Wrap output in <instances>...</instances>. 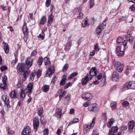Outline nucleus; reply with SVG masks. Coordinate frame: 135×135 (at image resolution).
Instances as JSON below:
<instances>
[{"label":"nucleus","instance_id":"obj_1","mask_svg":"<svg viewBox=\"0 0 135 135\" xmlns=\"http://www.w3.org/2000/svg\"><path fill=\"white\" fill-rule=\"evenodd\" d=\"M27 70L26 66L24 63L21 62L18 64L17 67V72L20 74H21L22 72H23V73L21 75L22 77V82H23L26 79L29 75L30 72L28 73L27 75L26 76H24L23 75L24 73Z\"/></svg>","mask_w":135,"mask_h":135},{"label":"nucleus","instance_id":"obj_2","mask_svg":"<svg viewBox=\"0 0 135 135\" xmlns=\"http://www.w3.org/2000/svg\"><path fill=\"white\" fill-rule=\"evenodd\" d=\"M33 62V60L31 58V57H28L26 58L25 64L26 66L27 70L23 74L24 76H26L28 74V73L30 72V70L29 68L32 65Z\"/></svg>","mask_w":135,"mask_h":135},{"label":"nucleus","instance_id":"obj_3","mask_svg":"<svg viewBox=\"0 0 135 135\" xmlns=\"http://www.w3.org/2000/svg\"><path fill=\"white\" fill-rule=\"evenodd\" d=\"M113 63L115 69L119 72H121L123 70L124 65L120 62L114 60Z\"/></svg>","mask_w":135,"mask_h":135},{"label":"nucleus","instance_id":"obj_4","mask_svg":"<svg viewBox=\"0 0 135 135\" xmlns=\"http://www.w3.org/2000/svg\"><path fill=\"white\" fill-rule=\"evenodd\" d=\"M96 118L94 117L91 123L90 124L89 126L88 124H85L84 126V132L85 133H87L90 130V129L92 127H93L95 124Z\"/></svg>","mask_w":135,"mask_h":135},{"label":"nucleus","instance_id":"obj_5","mask_svg":"<svg viewBox=\"0 0 135 135\" xmlns=\"http://www.w3.org/2000/svg\"><path fill=\"white\" fill-rule=\"evenodd\" d=\"M40 122L38 117L35 116L33 118V129L35 132L37 131L39 127Z\"/></svg>","mask_w":135,"mask_h":135},{"label":"nucleus","instance_id":"obj_6","mask_svg":"<svg viewBox=\"0 0 135 135\" xmlns=\"http://www.w3.org/2000/svg\"><path fill=\"white\" fill-rule=\"evenodd\" d=\"M124 88L126 90L135 89V81H130L126 83L124 85Z\"/></svg>","mask_w":135,"mask_h":135},{"label":"nucleus","instance_id":"obj_7","mask_svg":"<svg viewBox=\"0 0 135 135\" xmlns=\"http://www.w3.org/2000/svg\"><path fill=\"white\" fill-rule=\"evenodd\" d=\"M106 23L105 21L102 23H100L97 28L96 32L98 35H99L105 27Z\"/></svg>","mask_w":135,"mask_h":135},{"label":"nucleus","instance_id":"obj_8","mask_svg":"<svg viewBox=\"0 0 135 135\" xmlns=\"http://www.w3.org/2000/svg\"><path fill=\"white\" fill-rule=\"evenodd\" d=\"M55 72V68L53 66H50L46 71L45 75V77H51V75Z\"/></svg>","mask_w":135,"mask_h":135},{"label":"nucleus","instance_id":"obj_9","mask_svg":"<svg viewBox=\"0 0 135 135\" xmlns=\"http://www.w3.org/2000/svg\"><path fill=\"white\" fill-rule=\"evenodd\" d=\"M93 97L92 95L89 93H84L81 95V98L84 100H87L90 101Z\"/></svg>","mask_w":135,"mask_h":135},{"label":"nucleus","instance_id":"obj_10","mask_svg":"<svg viewBox=\"0 0 135 135\" xmlns=\"http://www.w3.org/2000/svg\"><path fill=\"white\" fill-rule=\"evenodd\" d=\"M9 97L11 99H13L17 98L18 97L17 90H12L9 94Z\"/></svg>","mask_w":135,"mask_h":135},{"label":"nucleus","instance_id":"obj_11","mask_svg":"<svg viewBox=\"0 0 135 135\" xmlns=\"http://www.w3.org/2000/svg\"><path fill=\"white\" fill-rule=\"evenodd\" d=\"M132 32L131 31H128L127 34L125 36V38L127 40H128L130 43L131 44L133 41V38L131 36Z\"/></svg>","mask_w":135,"mask_h":135},{"label":"nucleus","instance_id":"obj_12","mask_svg":"<svg viewBox=\"0 0 135 135\" xmlns=\"http://www.w3.org/2000/svg\"><path fill=\"white\" fill-rule=\"evenodd\" d=\"M88 74L89 76H90V80H91L93 76L97 75V70L96 68L95 67L92 68L90 70L89 74Z\"/></svg>","mask_w":135,"mask_h":135},{"label":"nucleus","instance_id":"obj_13","mask_svg":"<svg viewBox=\"0 0 135 135\" xmlns=\"http://www.w3.org/2000/svg\"><path fill=\"white\" fill-rule=\"evenodd\" d=\"M135 125V122L133 120L130 121L128 124V131L130 133L133 132V129Z\"/></svg>","mask_w":135,"mask_h":135},{"label":"nucleus","instance_id":"obj_14","mask_svg":"<svg viewBox=\"0 0 135 135\" xmlns=\"http://www.w3.org/2000/svg\"><path fill=\"white\" fill-rule=\"evenodd\" d=\"M31 131L30 127L29 126L26 127L22 130V134L23 135H30Z\"/></svg>","mask_w":135,"mask_h":135},{"label":"nucleus","instance_id":"obj_15","mask_svg":"<svg viewBox=\"0 0 135 135\" xmlns=\"http://www.w3.org/2000/svg\"><path fill=\"white\" fill-rule=\"evenodd\" d=\"M119 74L116 71H113V73L112 79L113 81H117L118 79L119 78Z\"/></svg>","mask_w":135,"mask_h":135},{"label":"nucleus","instance_id":"obj_16","mask_svg":"<svg viewBox=\"0 0 135 135\" xmlns=\"http://www.w3.org/2000/svg\"><path fill=\"white\" fill-rule=\"evenodd\" d=\"M54 19V16L53 15L52 12L49 16L47 21V26H50L52 24Z\"/></svg>","mask_w":135,"mask_h":135},{"label":"nucleus","instance_id":"obj_17","mask_svg":"<svg viewBox=\"0 0 135 135\" xmlns=\"http://www.w3.org/2000/svg\"><path fill=\"white\" fill-rule=\"evenodd\" d=\"M95 105V104H93L92 105H90L88 107V110L90 111H92L96 112L98 110V108Z\"/></svg>","mask_w":135,"mask_h":135},{"label":"nucleus","instance_id":"obj_18","mask_svg":"<svg viewBox=\"0 0 135 135\" xmlns=\"http://www.w3.org/2000/svg\"><path fill=\"white\" fill-rule=\"evenodd\" d=\"M118 130V128L117 126L112 127L109 131V135H114V133L117 132Z\"/></svg>","mask_w":135,"mask_h":135},{"label":"nucleus","instance_id":"obj_19","mask_svg":"<svg viewBox=\"0 0 135 135\" xmlns=\"http://www.w3.org/2000/svg\"><path fill=\"white\" fill-rule=\"evenodd\" d=\"M66 75H63L62 79L60 83V86H63L66 83Z\"/></svg>","mask_w":135,"mask_h":135},{"label":"nucleus","instance_id":"obj_20","mask_svg":"<svg viewBox=\"0 0 135 135\" xmlns=\"http://www.w3.org/2000/svg\"><path fill=\"white\" fill-rule=\"evenodd\" d=\"M89 78L90 76H89V74H87V75L82 79L81 82L82 84L85 85L86 84L89 80H90Z\"/></svg>","mask_w":135,"mask_h":135},{"label":"nucleus","instance_id":"obj_21","mask_svg":"<svg viewBox=\"0 0 135 135\" xmlns=\"http://www.w3.org/2000/svg\"><path fill=\"white\" fill-rule=\"evenodd\" d=\"M58 92L59 93H60L59 95V97L60 100L61 99L63 98V96L66 94V92L65 90L62 91V89H59Z\"/></svg>","mask_w":135,"mask_h":135},{"label":"nucleus","instance_id":"obj_22","mask_svg":"<svg viewBox=\"0 0 135 135\" xmlns=\"http://www.w3.org/2000/svg\"><path fill=\"white\" fill-rule=\"evenodd\" d=\"M3 44L4 45V46L3 49L6 54H8L9 51V47L7 43L5 42L4 41L3 42Z\"/></svg>","mask_w":135,"mask_h":135},{"label":"nucleus","instance_id":"obj_23","mask_svg":"<svg viewBox=\"0 0 135 135\" xmlns=\"http://www.w3.org/2000/svg\"><path fill=\"white\" fill-rule=\"evenodd\" d=\"M47 56H46L44 58V62L45 66H50L51 64L50 60Z\"/></svg>","mask_w":135,"mask_h":135},{"label":"nucleus","instance_id":"obj_24","mask_svg":"<svg viewBox=\"0 0 135 135\" xmlns=\"http://www.w3.org/2000/svg\"><path fill=\"white\" fill-rule=\"evenodd\" d=\"M2 99L4 102V104L9 102L8 96L6 95L3 94L2 96Z\"/></svg>","mask_w":135,"mask_h":135},{"label":"nucleus","instance_id":"obj_25","mask_svg":"<svg viewBox=\"0 0 135 135\" xmlns=\"http://www.w3.org/2000/svg\"><path fill=\"white\" fill-rule=\"evenodd\" d=\"M22 29L23 34H28V29L27 26V23L25 22H24V25L22 27Z\"/></svg>","mask_w":135,"mask_h":135},{"label":"nucleus","instance_id":"obj_26","mask_svg":"<svg viewBox=\"0 0 135 135\" xmlns=\"http://www.w3.org/2000/svg\"><path fill=\"white\" fill-rule=\"evenodd\" d=\"M62 110H59V109H57L55 111V115H56L58 119H61V115Z\"/></svg>","mask_w":135,"mask_h":135},{"label":"nucleus","instance_id":"obj_27","mask_svg":"<svg viewBox=\"0 0 135 135\" xmlns=\"http://www.w3.org/2000/svg\"><path fill=\"white\" fill-rule=\"evenodd\" d=\"M70 97L71 96L70 94H67L64 98L65 104H67L69 102L70 100Z\"/></svg>","mask_w":135,"mask_h":135},{"label":"nucleus","instance_id":"obj_28","mask_svg":"<svg viewBox=\"0 0 135 135\" xmlns=\"http://www.w3.org/2000/svg\"><path fill=\"white\" fill-rule=\"evenodd\" d=\"M43 61V57L41 56L39 57L37 62V64L40 67L42 65Z\"/></svg>","mask_w":135,"mask_h":135},{"label":"nucleus","instance_id":"obj_29","mask_svg":"<svg viewBox=\"0 0 135 135\" xmlns=\"http://www.w3.org/2000/svg\"><path fill=\"white\" fill-rule=\"evenodd\" d=\"M46 21V17L45 16H43L41 17L39 23L40 25H44Z\"/></svg>","mask_w":135,"mask_h":135},{"label":"nucleus","instance_id":"obj_30","mask_svg":"<svg viewBox=\"0 0 135 135\" xmlns=\"http://www.w3.org/2000/svg\"><path fill=\"white\" fill-rule=\"evenodd\" d=\"M20 96L22 98V100H23L26 97V94L25 92V90L22 89L20 93Z\"/></svg>","mask_w":135,"mask_h":135},{"label":"nucleus","instance_id":"obj_31","mask_svg":"<svg viewBox=\"0 0 135 135\" xmlns=\"http://www.w3.org/2000/svg\"><path fill=\"white\" fill-rule=\"evenodd\" d=\"M49 89V85H45L42 88V91L45 93L46 92L48 91Z\"/></svg>","mask_w":135,"mask_h":135},{"label":"nucleus","instance_id":"obj_32","mask_svg":"<svg viewBox=\"0 0 135 135\" xmlns=\"http://www.w3.org/2000/svg\"><path fill=\"white\" fill-rule=\"evenodd\" d=\"M36 75L35 72H32L29 74V80L30 81H33Z\"/></svg>","mask_w":135,"mask_h":135},{"label":"nucleus","instance_id":"obj_33","mask_svg":"<svg viewBox=\"0 0 135 135\" xmlns=\"http://www.w3.org/2000/svg\"><path fill=\"white\" fill-rule=\"evenodd\" d=\"M43 109L42 107H41L40 109L37 111V114L38 115L41 117H44V116L42 115L43 114Z\"/></svg>","mask_w":135,"mask_h":135},{"label":"nucleus","instance_id":"obj_34","mask_svg":"<svg viewBox=\"0 0 135 135\" xmlns=\"http://www.w3.org/2000/svg\"><path fill=\"white\" fill-rule=\"evenodd\" d=\"M3 84H0V88L3 90L7 89H8V86L7 83H3Z\"/></svg>","mask_w":135,"mask_h":135},{"label":"nucleus","instance_id":"obj_35","mask_svg":"<svg viewBox=\"0 0 135 135\" xmlns=\"http://www.w3.org/2000/svg\"><path fill=\"white\" fill-rule=\"evenodd\" d=\"M117 102L115 101H112L110 102V106L113 109H115L116 108Z\"/></svg>","mask_w":135,"mask_h":135},{"label":"nucleus","instance_id":"obj_36","mask_svg":"<svg viewBox=\"0 0 135 135\" xmlns=\"http://www.w3.org/2000/svg\"><path fill=\"white\" fill-rule=\"evenodd\" d=\"M79 121V119L77 118H75L73 119V120L71 121L70 122L68 126V127H69L71 125L78 122Z\"/></svg>","mask_w":135,"mask_h":135},{"label":"nucleus","instance_id":"obj_37","mask_svg":"<svg viewBox=\"0 0 135 135\" xmlns=\"http://www.w3.org/2000/svg\"><path fill=\"white\" fill-rule=\"evenodd\" d=\"M33 86V84L32 83H30L27 85V88L28 89L27 91H32Z\"/></svg>","mask_w":135,"mask_h":135},{"label":"nucleus","instance_id":"obj_38","mask_svg":"<svg viewBox=\"0 0 135 135\" xmlns=\"http://www.w3.org/2000/svg\"><path fill=\"white\" fill-rule=\"evenodd\" d=\"M42 71L40 69H38L37 72H36V75L37 79H38L40 77L42 74Z\"/></svg>","mask_w":135,"mask_h":135},{"label":"nucleus","instance_id":"obj_39","mask_svg":"<svg viewBox=\"0 0 135 135\" xmlns=\"http://www.w3.org/2000/svg\"><path fill=\"white\" fill-rule=\"evenodd\" d=\"M78 74V73L77 72H74L72 73V74H70L69 76V78L70 79H72L75 76L77 75Z\"/></svg>","mask_w":135,"mask_h":135},{"label":"nucleus","instance_id":"obj_40","mask_svg":"<svg viewBox=\"0 0 135 135\" xmlns=\"http://www.w3.org/2000/svg\"><path fill=\"white\" fill-rule=\"evenodd\" d=\"M127 129V127L125 126H122L119 128V129L122 132H124Z\"/></svg>","mask_w":135,"mask_h":135},{"label":"nucleus","instance_id":"obj_41","mask_svg":"<svg viewBox=\"0 0 135 135\" xmlns=\"http://www.w3.org/2000/svg\"><path fill=\"white\" fill-rule=\"evenodd\" d=\"M45 34L44 32H42L40 34L37 36L38 38L41 39L42 40H44L45 38Z\"/></svg>","mask_w":135,"mask_h":135},{"label":"nucleus","instance_id":"obj_42","mask_svg":"<svg viewBox=\"0 0 135 135\" xmlns=\"http://www.w3.org/2000/svg\"><path fill=\"white\" fill-rule=\"evenodd\" d=\"M69 67V65L68 64H66L63 67V68L62 70L63 72L66 71L68 69Z\"/></svg>","mask_w":135,"mask_h":135},{"label":"nucleus","instance_id":"obj_43","mask_svg":"<svg viewBox=\"0 0 135 135\" xmlns=\"http://www.w3.org/2000/svg\"><path fill=\"white\" fill-rule=\"evenodd\" d=\"M40 120L41 123L42 125L45 126L47 122V120L46 119L44 118L43 119H42V117H41Z\"/></svg>","mask_w":135,"mask_h":135},{"label":"nucleus","instance_id":"obj_44","mask_svg":"<svg viewBox=\"0 0 135 135\" xmlns=\"http://www.w3.org/2000/svg\"><path fill=\"white\" fill-rule=\"evenodd\" d=\"M114 123V121L111 120H110L107 123V126L108 127H110L113 123Z\"/></svg>","mask_w":135,"mask_h":135},{"label":"nucleus","instance_id":"obj_45","mask_svg":"<svg viewBox=\"0 0 135 135\" xmlns=\"http://www.w3.org/2000/svg\"><path fill=\"white\" fill-rule=\"evenodd\" d=\"M128 40H124L123 42V45L124 46V50L127 49L128 48V46L127 44Z\"/></svg>","mask_w":135,"mask_h":135},{"label":"nucleus","instance_id":"obj_46","mask_svg":"<svg viewBox=\"0 0 135 135\" xmlns=\"http://www.w3.org/2000/svg\"><path fill=\"white\" fill-rule=\"evenodd\" d=\"M7 77L5 75H4L2 77V82L3 83H7Z\"/></svg>","mask_w":135,"mask_h":135},{"label":"nucleus","instance_id":"obj_47","mask_svg":"<svg viewBox=\"0 0 135 135\" xmlns=\"http://www.w3.org/2000/svg\"><path fill=\"white\" fill-rule=\"evenodd\" d=\"M122 105L123 107H125L129 105V103L127 101H124L122 103Z\"/></svg>","mask_w":135,"mask_h":135},{"label":"nucleus","instance_id":"obj_48","mask_svg":"<svg viewBox=\"0 0 135 135\" xmlns=\"http://www.w3.org/2000/svg\"><path fill=\"white\" fill-rule=\"evenodd\" d=\"M14 56L15 57V60H13L12 61L11 63V64L13 65H14L18 61V59L17 57H16V55L15 54H14Z\"/></svg>","mask_w":135,"mask_h":135},{"label":"nucleus","instance_id":"obj_49","mask_svg":"<svg viewBox=\"0 0 135 135\" xmlns=\"http://www.w3.org/2000/svg\"><path fill=\"white\" fill-rule=\"evenodd\" d=\"M89 4L90 8H92L95 5L94 0H90Z\"/></svg>","mask_w":135,"mask_h":135},{"label":"nucleus","instance_id":"obj_50","mask_svg":"<svg viewBox=\"0 0 135 135\" xmlns=\"http://www.w3.org/2000/svg\"><path fill=\"white\" fill-rule=\"evenodd\" d=\"M9 103V102H8L4 104L6 106V110L7 111H8L11 108V106L10 105Z\"/></svg>","mask_w":135,"mask_h":135},{"label":"nucleus","instance_id":"obj_51","mask_svg":"<svg viewBox=\"0 0 135 135\" xmlns=\"http://www.w3.org/2000/svg\"><path fill=\"white\" fill-rule=\"evenodd\" d=\"M37 49L33 50L31 52V57L35 56L37 54V51H36Z\"/></svg>","mask_w":135,"mask_h":135},{"label":"nucleus","instance_id":"obj_52","mask_svg":"<svg viewBox=\"0 0 135 135\" xmlns=\"http://www.w3.org/2000/svg\"><path fill=\"white\" fill-rule=\"evenodd\" d=\"M127 18V17L126 16H123L119 20V22H120L122 21L126 20Z\"/></svg>","mask_w":135,"mask_h":135},{"label":"nucleus","instance_id":"obj_53","mask_svg":"<svg viewBox=\"0 0 135 135\" xmlns=\"http://www.w3.org/2000/svg\"><path fill=\"white\" fill-rule=\"evenodd\" d=\"M116 54H118L120 55V54L119 53V51H121V46H117L116 48Z\"/></svg>","mask_w":135,"mask_h":135},{"label":"nucleus","instance_id":"obj_54","mask_svg":"<svg viewBox=\"0 0 135 135\" xmlns=\"http://www.w3.org/2000/svg\"><path fill=\"white\" fill-rule=\"evenodd\" d=\"M94 49L95 51H98L100 49L99 47V46L98 44V43H97L95 44L94 46Z\"/></svg>","mask_w":135,"mask_h":135},{"label":"nucleus","instance_id":"obj_55","mask_svg":"<svg viewBox=\"0 0 135 135\" xmlns=\"http://www.w3.org/2000/svg\"><path fill=\"white\" fill-rule=\"evenodd\" d=\"M0 69L1 71L2 72L5 70H7L8 68L7 66L4 65L3 66H2L1 67Z\"/></svg>","mask_w":135,"mask_h":135},{"label":"nucleus","instance_id":"obj_56","mask_svg":"<svg viewBox=\"0 0 135 135\" xmlns=\"http://www.w3.org/2000/svg\"><path fill=\"white\" fill-rule=\"evenodd\" d=\"M72 83L71 82H69L67 84L65 85L64 87L65 89H66L68 88L69 87L71 86L72 85Z\"/></svg>","mask_w":135,"mask_h":135},{"label":"nucleus","instance_id":"obj_57","mask_svg":"<svg viewBox=\"0 0 135 135\" xmlns=\"http://www.w3.org/2000/svg\"><path fill=\"white\" fill-rule=\"evenodd\" d=\"M88 23V21L87 20H86L85 21H84L82 22V26L83 27H85L87 25Z\"/></svg>","mask_w":135,"mask_h":135},{"label":"nucleus","instance_id":"obj_58","mask_svg":"<svg viewBox=\"0 0 135 135\" xmlns=\"http://www.w3.org/2000/svg\"><path fill=\"white\" fill-rule=\"evenodd\" d=\"M49 134V129L48 128H45L44 131L43 135H48Z\"/></svg>","mask_w":135,"mask_h":135},{"label":"nucleus","instance_id":"obj_59","mask_svg":"<svg viewBox=\"0 0 135 135\" xmlns=\"http://www.w3.org/2000/svg\"><path fill=\"white\" fill-rule=\"evenodd\" d=\"M57 78H56V75H54L53 77L52 80L51 81V83H53L54 84Z\"/></svg>","mask_w":135,"mask_h":135},{"label":"nucleus","instance_id":"obj_60","mask_svg":"<svg viewBox=\"0 0 135 135\" xmlns=\"http://www.w3.org/2000/svg\"><path fill=\"white\" fill-rule=\"evenodd\" d=\"M51 2V0H46L45 2L46 6L47 7H48L50 5Z\"/></svg>","mask_w":135,"mask_h":135},{"label":"nucleus","instance_id":"obj_61","mask_svg":"<svg viewBox=\"0 0 135 135\" xmlns=\"http://www.w3.org/2000/svg\"><path fill=\"white\" fill-rule=\"evenodd\" d=\"M24 34V40L25 42H26L28 38V34Z\"/></svg>","mask_w":135,"mask_h":135},{"label":"nucleus","instance_id":"obj_62","mask_svg":"<svg viewBox=\"0 0 135 135\" xmlns=\"http://www.w3.org/2000/svg\"><path fill=\"white\" fill-rule=\"evenodd\" d=\"M123 41L122 38L120 37H118L117 40V43H120Z\"/></svg>","mask_w":135,"mask_h":135},{"label":"nucleus","instance_id":"obj_63","mask_svg":"<svg viewBox=\"0 0 135 135\" xmlns=\"http://www.w3.org/2000/svg\"><path fill=\"white\" fill-rule=\"evenodd\" d=\"M95 50H93L90 52L89 55L90 58H91L93 56L95 55Z\"/></svg>","mask_w":135,"mask_h":135},{"label":"nucleus","instance_id":"obj_64","mask_svg":"<svg viewBox=\"0 0 135 135\" xmlns=\"http://www.w3.org/2000/svg\"><path fill=\"white\" fill-rule=\"evenodd\" d=\"M129 8L131 10L133 11L135 10V4H133Z\"/></svg>","mask_w":135,"mask_h":135}]
</instances>
